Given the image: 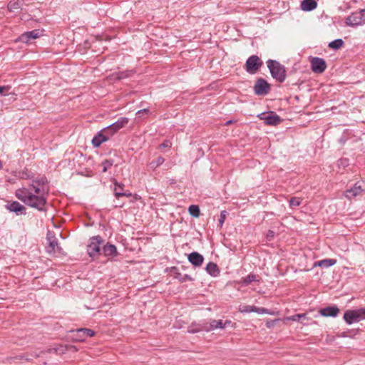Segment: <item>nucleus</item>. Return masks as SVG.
I'll list each match as a JSON object with an SVG mask.
<instances>
[{
  "instance_id": "nucleus-1",
  "label": "nucleus",
  "mask_w": 365,
  "mask_h": 365,
  "mask_svg": "<svg viewBox=\"0 0 365 365\" xmlns=\"http://www.w3.org/2000/svg\"><path fill=\"white\" fill-rule=\"evenodd\" d=\"M267 64L272 78L279 83H283L287 76L284 66L279 61L272 59H269Z\"/></svg>"
},
{
  "instance_id": "nucleus-2",
  "label": "nucleus",
  "mask_w": 365,
  "mask_h": 365,
  "mask_svg": "<svg viewBox=\"0 0 365 365\" xmlns=\"http://www.w3.org/2000/svg\"><path fill=\"white\" fill-rule=\"evenodd\" d=\"M347 324H351L365 319V307L346 310L343 317Z\"/></svg>"
},
{
  "instance_id": "nucleus-3",
  "label": "nucleus",
  "mask_w": 365,
  "mask_h": 365,
  "mask_svg": "<svg viewBox=\"0 0 365 365\" xmlns=\"http://www.w3.org/2000/svg\"><path fill=\"white\" fill-rule=\"evenodd\" d=\"M103 239L100 235L90 238L87 246V253L89 257L94 259L101 254V245H103Z\"/></svg>"
},
{
  "instance_id": "nucleus-4",
  "label": "nucleus",
  "mask_w": 365,
  "mask_h": 365,
  "mask_svg": "<svg viewBox=\"0 0 365 365\" xmlns=\"http://www.w3.org/2000/svg\"><path fill=\"white\" fill-rule=\"evenodd\" d=\"M345 24L351 27H356L365 24V9L352 12L346 18Z\"/></svg>"
},
{
  "instance_id": "nucleus-5",
  "label": "nucleus",
  "mask_w": 365,
  "mask_h": 365,
  "mask_svg": "<svg viewBox=\"0 0 365 365\" xmlns=\"http://www.w3.org/2000/svg\"><path fill=\"white\" fill-rule=\"evenodd\" d=\"M47 202V197L43 195H36L34 193L30 195V198L26 203V205L35 208L38 211H46L45 205Z\"/></svg>"
},
{
  "instance_id": "nucleus-6",
  "label": "nucleus",
  "mask_w": 365,
  "mask_h": 365,
  "mask_svg": "<svg viewBox=\"0 0 365 365\" xmlns=\"http://www.w3.org/2000/svg\"><path fill=\"white\" fill-rule=\"evenodd\" d=\"M46 240L48 246L46 247V251L49 255H53L56 252H61V247L58 245V239L56 237L55 234L48 230L46 234Z\"/></svg>"
},
{
  "instance_id": "nucleus-7",
  "label": "nucleus",
  "mask_w": 365,
  "mask_h": 365,
  "mask_svg": "<svg viewBox=\"0 0 365 365\" xmlns=\"http://www.w3.org/2000/svg\"><path fill=\"white\" fill-rule=\"evenodd\" d=\"M262 61L256 55L250 56L245 63V70L250 74H255L262 66Z\"/></svg>"
},
{
  "instance_id": "nucleus-8",
  "label": "nucleus",
  "mask_w": 365,
  "mask_h": 365,
  "mask_svg": "<svg viewBox=\"0 0 365 365\" xmlns=\"http://www.w3.org/2000/svg\"><path fill=\"white\" fill-rule=\"evenodd\" d=\"M73 334L72 340L75 341H84L86 338L92 337L96 334V332L91 329L79 328L76 330H71Z\"/></svg>"
},
{
  "instance_id": "nucleus-9",
  "label": "nucleus",
  "mask_w": 365,
  "mask_h": 365,
  "mask_svg": "<svg viewBox=\"0 0 365 365\" xmlns=\"http://www.w3.org/2000/svg\"><path fill=\"white\" fill-rule=\"evenodd\" d=\"M253 89L256 95L264 96L270 92L271 86L265 79L259 78L256 80Z\"/></svg>"
},
{
  "instance_id": "nucleus-10",
  "label": "nucleus",
  "mask_w": 365,
  "mask_h": 365,
  "mask_svg": "<svg viewBox=\"0 0 365 365\" xmlns=\"http://www.w3.org/2000/svg\"><path fill=\"white\" fill-rule=\"evenodd\" d=\"M311 68L314 73H322L327 68V63L324 58L314 57L311 60Z\"/></svg>"
},
{
  "instance_id": "nucleus-11",
  "label": "nucleus",
  "mask_w": 365,
  "mask_h": 365,
  "mask_svg": "<svg viewBox=\"0 0 365 365\" xmlns=\"http://www.w3.org/2000/svg\"><path fill=\"white\" fill-rule=\"evenodd\" d=\"M6 207L10 212H13L16 213L17 215H25L26 214V207L17 201H13L10 203H8L7 205H6Z\"/></svg>"
},
{
  "instance_id": "nucleus-12",
  "label": "nucleus",
  "mask_w": 365,
  "mask_h": 365,
  "mask_svg": "<svg viewBox=\"0 0 365 365\" xmlns=\"http://www.w3.org/2000/svg\"><path fill=\"white\" fill-rule=\"evenodd\" d=\"M41 36L39 29H34L30 31H26L19 36V41L23 43H28L31 39H36Z\"/></svg>"
},
{
  "instance_id": "nucleus-13",
  "label": "nucleus",
  "mask_w": 365,
  "mask_h": 365,
  "mask_svg": "<svg viewBox=\"0 0 365 365\" xmlns=\"http://www.w3.org/2000/svg\"><path fill=\"white\" fill-rule=\"evenodd\" d=\"M319 314L326 317H336L340 312V309L337 306H328L324 308L319 309Z\"/></svg>"
},
{
  "instance_id": "nucleus-14",
  "label": "nucleus",
  "mask_w": 365,
  "mask_h": 365,
  "mask_svg": "<svg viewBox=\"0 0 365 365\" xmlns=\"http://www.w3.org/2000/svg\"><path fill=\"white\" fill-rule=\"evenodd\" d=\"M170 274L171 275L178 279V281L181 283H183L186 281H193L194 279L189 274H181V273L179 272V269L178 268H177L176 267H172L170 269Z\"/></svg>"
},
{
  "instance_id": "nucleus-15",
  "label": "nucleus",
  "mask_w": 365,
  "mask_h": 365,
  "mask_svg": "<svg viewBox=\"0 0 365 365\" xmlns=\"http://www.w3.org/2000/svg\"><path fill=\"white\" fill-rule=\"evenodd\" d=\"M187 259L195 267H200L204 261V257L197 252H192L189 254Z\"/></svg>"
},
{
  "instance_id": "nucleus-16",
  "label": "nucleus",
  "mask_w": 365,
  "mask_h": 365,
  "mask_svg": "<svg viewBox=\"0 0 365 365\" xmlns=\"http://www.w3.org/2000/svg\"><path fill=\"white\" fill-rule=\"evenodd\" d=\"M68 351L67 344H57L52 347L47 349L46 350H42L40 351V354L45 353H56L57 354H63Z\"/></svg>"
},
{
  "instance_id": "nucleus-17",
  "label": "nucleus",
  "mask_w": 365,
  "mask_h": 365,
  "mask_svg": "<svg viewBox=\"0 0 365 365\" xmlns=\"http://www.w3.org/2000/svg\"><path fill=\"white\" fill-rule=\"evenodd\" d=\"M282 122V118L279 115L273 111L267 113L266 118H264L265 124L268 125H277Z\"/></svg>"
},
{
  "instance_id": "nucleus-18",
  "label": "nucleus",
  "mask_w": 365,
  "mask_h": 365,
  "mask_svg": "<svg viewBox=\"0 0 365 365\" xmlns=\"http://www.w3.org/2000/svg\"><path fill=\"white\" fill-rule=\"evenodd\" d=\"M31 194L32 192L27 188H19L16 190V197L25 204L30 198Z\"/></svg>"
},
{
  "instance_id": "nucleus-19",
  "label": "nucleus",
  "mask_w": 365,
  "mask_h": 365,
  "mask_svg": "<svg viewBox=\"0 0 365 365\" xmlns=\"http://www.w3.org/2000/svg\"><path fill=\"white\" fill-rule=\"evenodd\" d=\"M102 252L106 257H113L118 255L116 247L109 242L103 247Z\"/></svg>"
},
{
  "instance_id": "nucleus-20",
  "label": "nucleus",
  "mask_w": 365,
  "mask_h": 365,
  "mask_svg": "<svg viewBox=\"0 0 365 365\" xmlns=\"http://www.w3.org/2000/svg\"><path fill=\"white\" fill-rule=\"evenodd\" d=\"M317 6V2L315 0H303L301 3V9L304 11H311Z\"/></svg>"
},
{
  "instance_id": "nucleus-21",
  "label": "nucleus",
  "mask_w": 365,
  "mask_h": 365,
  "mask_svg": "<svg viewBox=\"0 0 365 365\" xmlns=\"http://www.w3.org/2000/svg\"><path fill=\"white\" fill-rule=\"evenodd\" d=\"M108 140V137H106L104 133L101 130L92 139V144L94 148H98L103 142Z\"/></svg>"
},
{
  "instance_id": "nucleus-22",
  "label": "nucleus",
  "mask_w": 365,
  "mask_h": 365,
  "mask_svg": "<svg viewBox=\"0 0 365 365\" xmlns=\"http://www.w3.org/2000/svg\"><path fill=\"white\" fill-rule=\"evenodd\" d=\"M205 270L210 275L214 277H217L220 273V270L217 264L212 262H210L206 265Z\"/></svg>"
},
{
  "instance_id": "nucleus-23",
  "label": "nucleus",
  "mask_w": 365,
  "mask_h": 365,
  "mask_svg": "<svg viewBox=\"0 0 365 365\" xmlns=\"http://www.w3.org/2000/svg\"><path fill=\"white\" fill-rule=\"evenodd\" d=\"M362 190L363 189L361 185H359V182H356L352 187L346 191V197L348 198L356 197L359 195Z\"/></svg>"
},
{
  "instance_id": "nucleus-24",
  "label": "nucleus",
  "mask_w": 365,
  "mask_h": 365,
  "mask_svg": "<svg viewBox=\"0 0 365 365\" xmlns=\"http://www.w3.org/2000/svg\"><path fill=\"white\" fill-rule=\"evenodd\" d=\"M128 123V118L125 117H120L118 118L115 123H112L110 125L113 128V130L115 132H118L120 129L123 128Z\"/></svg>"
},
{
  "instance_id": "nucleus-25",
  "label": "nucleus",
  "mask_w": 365,
  "mask_h": 365,
  "mask_svg": "<svg viewBox=\"0 0 365 365\" xmlns=\"http://www.w3.org/2000/svg\"><path fill=\"white\" fill-rule=\"evenodd\" d=\"M41 356L40 352L33 351L31 353H25L23 354L17 355L15 359L20 360H25L26 361H31L34 358H38Z\"/></svg>"
},
{
  "instance_id": "nucleus-26",
  "label": "nucleus",
  "mask_w": 365,
  "mask_h": 365,
  "mask_svg": "<svg viewBox=\"0 0 365 365\" xmlns=\"http://www.w3.org/2000/svg\"><path fill=\"white\" fill-rule=\"evenodd\" d=\"M32 182L41 187H43V188H49L48 180L43 175H38L36 178H33Z\"/></svg>"
},
{
  "instance_id": "nucleus-27",
  "label": "nucleus",
  "mask_w": 365,
  "mask_h": 365,
  "mask_svg": "<svg viewBox=\"0 0 365 365\" xmlns=\"http://www.w3.org/2000/svg\"><path fill=\"white\" fill-rule=\"evenodd\" d=\"M252 282H259V277L253 273H250L245 277L241 279L240 283L244 286H247Z\"/></svg>"
},
{
  "instance_id": "nucleus-28",
  "label": "nucleus",
  "mask_w": 365,
  "mask_h": 365,
  "mask_svg": "<svg viewBox=\"0 0 365 365\" xmlns=\"http://www.w3.org/2000/svg\"><path fill=\"white\" fill-rule=\"evenodd\" d=\"M31 187L34 189V192L36 195H43L47 197L49 192V188H43V187H41L32 182L31 184Z\"/></svg>"
},
{
  "instance_id": "nucleus-29",
  "label": "nucleus",
  "mask_w": 365,
  "mask_h": 365,
  "mask_svg": "<svg viewBox=\"0 0 365 365\" xmlns=\"http://www.w3.org/2000/svg\"><path fill=\"white\" fill-rule=\"evenodd\" d=\"M217 328H224L222 321L213 319L210 322L209 326H205V331H210Z\"/></svg>"
},
{
  "instance_id": "nucleus-30",
  "label": "nucleus",
  "mask_w": 365,
  "mask_h": 365,
  "mask_svg": "<svg viewBox=\"0 0 365 365\" xmlns=\"http://www.w3.org/2000/svg\"><path fill=\"white\" fill-rule=\"evenodd\" d=\"M336 262L334 259H326L315 262L314 266H319L323 268H328L333 266Z\"/></svg>"
},
{
  "instance_id": "nucleus-31",
  "label": "nucleus",
  "mask_w": 365,
  "mask_h": 365,
  "mask_svg": "<svg viewBox=\"0 0 365 365\" xmlns=\"http://www.w3.org/2000/svg\"><path fill=\"white\" fill-rule=\"evenodd\" d=\"M16 176L20 179H33L34 178V174L28 170L27 168H25L22 170H20L17 173Z\"/></svg>"
},
{
  "instance_id": "nucleus-32",
  "label": "nucleus",
  "mask_w": 365,
  "mask_h": 365,
  "mask_svg": "<svg viewBox=\"0 0 365 365\" xmlns=\"http://www.w3.org/2000/svg\"><path fill=\"white\" fill-rule=\"evenodd\" d=\"M133 73L132 70L120 71L113 74L115 79L121 80L131 76Z\"/></svg>"
},
{
  "instance_id": "nucleus-33",
  "label": "nucleus",
  "mask_w": 365,
  "mask_h": 365,
  "mask_svg": "<svg viewBox=\"0 0 365 365\" xmlns=\"http://www.w3.org/2000/svg\"><path fill=\"white\" fill-rule=\"evenodd\" d=\"M8 9L10 11L15 12L19 9H21L19 0H11L8 4Z\"/></svg>"
},
{
  "instance_id": "nucleus-34",
  "label": "nucleus",
  "mask_w": 365,
  "mask_h": 365,
  "mask_svg": "<svg viewBox=\"0 0 365 365\" xmlns=\"http://www.w3.org/2000/svg\"><path fill=\"white\" fill-rule=\"evenodd\" d=\"M344 41L341 38H337V39H335L332 41H331L328 46L330 48H332L334 50H337L339 48H340L343 45H344Z\"/></svg>"
},
{
  "instance_id": "nucleus-35",
  "label": "nucleus",
  "mask_w": 365,
  "mask_h": 365,
  "mask_svg": "<svg viewBox=\"0 0 365 365\" xmlns=\"http://www.w3.org/2000/svg\"><path fill=\"white\" fill-rule=\"evenodd\" d=\"M202 330H205V326L202 327L201 324H192V325L188 327L187 331L191 334H195Z\"/></svg>"
},
{
  "instance_id": "nucleus-36",
  "label": "nucleus",
  "mask_w": 365,
  "mask_h": 365,
  "mask_svg": "<svg viewBox=\"0 0 365 365\" xmlns=\"http://www.w3.org/2000/svg\"><path fill=\"white\" fill-rule=\"evenodd\" d=\"M190 215L194 217H198L200 214V208L197 205H192L188 207Z\"/></svg>"
},
{
  "instance_id": "nucleus-37",
  "label": "nucleus",
  "mask_w": 365,
  "mask_h": 365,
  "mask_svg": "<svg viewBox=\"0 0 365 365\" xmlns=\"http://www.w3.org/2000/svg\"><path fill=\"white\" fill-rule=\"evenodd\" d=\"M113 163L114 160L112 159H106L105 160H103L101 163V165L103 167L102 172H107V170L113 166Z\"/></svg>"
},
{
  "instance_id": "nucleus-38",
  "label": "nucleus",
  "mask_w": 365,
  "mask_h": 365,
  "mask_svg": "<svg viewBox=\"0 0 365 365\" xmlns=\"http://www.w3.org/2000/svg\"><path fill=\"white\" fill-rule=\"evenodd\" d=\"M307 314H297L287 318L289 321L301 322V319H307Z\"/></svg>"
},
{
  "instance_id": "nucleus-39",
  "label": "nucleus",
  "mask_w": 365,
  "mask_h": 365,
  "mask_svg": "<svg viewBox=\"0 0 365 365\" xmlns=\"http://www.w3.org/2000/svg\"><path fill=\"white\" fill-rule=\"evenodd\" d=\"M106 137H108V140L112 137L116 132L113 130L111 125H108L101 130Z\"/></svg>"
},
{
  "instance_id": "nucleus-40",
  "label": "nucleus",
  "mask_w": 365,
  "mask_h": 365,
  "mask_svg": "<svg viewBox=\"0 0 365 365\" xmlns=\"http://www.w3.org/2000/svg\"><path fill=\"white\" fill-rule=\"evenodd\" d=\"M165 161V159L161 157V156H159L157 158V159L155 160H153L150 163V167L153 169L156 168L157 167L161 165Z\"/></svg>"
},
{
  "instance_id": "nucleus-41",
  "label": "nucleus",
  "mask_w": 365,
  "mask_h": 365,
  "mask_svg": "<svg viewBox=\"0 0 365 365\" xmlns=\"http://www.w3.org/2000/svg\"><path fill=\"white\" fill-rule=\"evenodd\" d=\"M254 306L251 305H241L240 306L239 311L242 313L254 312Z\"/></svg>"
},
{
  "instance_id": "nucleus-42",
  "label": "nucleus",
  "mask_w": 365,
  "mask_h": 365,
  "mask_svg": "<svg viewBox=\"0 0 365 365\" xmlns=\"http://www.w3.org/2000/svg\"><path fill=\"white\" fill-rule=\"evenodd\" d=\"M114 196L117 198V199H119L120 197H123V196H125V197H131L132 196V193L129 191H127V192H118V190H116V189L114 190Z\"/></svg>"
},
{
  "instance_id": "nucleus-43",
  "label": "nucleus",
  "mask_w": 365,
  "mask_h": 365,
  "mask_svg": "<svg viewBox=\"0 0 365 365\" xmlns=\"http://www.w3.org/2000/svg\"><path fill=\"white\" fill-rule=\"evenodd\" d=\"M300 204L301 200L299 197H293L289 200V206L292 208L299 206Z\"/></svg>"
},
{
  "instance_id": "nucleus-44",
  "label": "nucleus",
  "mask_w": 365,
  "mask_h": 365,
  "mask_svg": "<svg viewBox=\"0 0 365 365\" xmlns=\"http://www.w3.org/2000/svg\"><path fill=\"white\" fill-rule=\"evenodd\" d=\"M112 181L113 182V184H114L113 190L115 189H116V190H118V189H119L120 190L118 192H123V190L125 187V185L123 183L118 182L115 178H113Z\"/></svg>"
},
{
  "instance_id": "nucleus-45",
  "label": "nucleus",
  "mask_w": 365,
  "mask_h": 365,
  "mask_svg": "<svg viewBox=\"0 0 365 365\" xmlns=\"http://www.w3.org/2000/svg\"><path fill=\"white\" fill-rule=\"evenodd\" d=\"M227 215V212L225 211V210H222L221 212H220V219L218 220V225L220 227H222L223 224H224V222L225 220V218Z\"/></svg>"
},
{
  "instance_id": "nucleus-46",
  "label": "nucleus",
  "mask_w": 365,
  "mask_h": 365,
  "mask_svg": "<svg viewBox=\"0 0 365 365\" xmlns=\"http://www.w3.org/2000/svg\"><path fill=\"white\" fill-rule=\"evenodd\" d=\"M280 319H267L266 321V327L269 329L273 328L277 322H279Z\"/></svg>"
},
{
  "instance_id": "nucleus-47",
  "label": "nucleus",
  "mask_w": 365,
  "mask_h": 365,
  "mask_svg": "<svg viewBox=\"0 0 365 365\" xmlns=\"http://www.w3.org/2000/svg\"><path fill=\"white\" fill-rule=\"evenodd\" d=\"M10 86H0V95L4 96L6 95V93L11 89Z\"/></svg>"
},
{
  "instance_id": "nucleus-48",
  "label": "nucleus",
  "mask_w": 365,
  "mask_h": 365,
  "mask_svg": "<svg viewBox=\"0 0 365 365\" xmlns=\"http://www.w3.org/2000/svg\"><path fill=\"white\" fill-rule=\"evenodd\" d=\"M339 163V165H342L343 167H346L349 165V160L347 159H340Z\"/></svg>"
},
{
  "instance_id": "nucleus-49",
  "label": "nucleus",
  "mask_w": 365,
  "mask_h": 365,
  "mask_svg": "<svg viewBox=\"0 0 365 365\" xmlns=\"http://www.w3.org/2000/svg\"><path fill=\"white\" fill-rule=\"evenodd\" d=\"M277 312H275L274 311H272V310H269L268 309H266V308L263 307L262 314H269V315H274Z\"/></svg>"
},
{
  "instance_id": "nucleus-50",
  "label": "nucleus",
  "mask_w": 365,
  "mask_h": 365,
  "mask_svg": "<svg viewBox=\"0 0 365 365\" xmlns=\"http://www.w3.org/2000/svg\"><path fill=\"white\" fill-rule=\"evenodd\" d=\"M144 113L148 114L149 113V110L148 108H144V109L139 110L136 113V115H140L141 114H144Z\"/></svg>"
},
{
  "instance_id": "nucleus-51",
  "label": "nucleus",
  "mask_w": 365,
  "mask_h": 365,
  "mask_svg": "<svg viewBox=\"0 0 365 365\" xmlns=\"http://www.w3.org/2000/svg\"><path fill=\"white\" fill-rule=\"evenodd\" d=\"M170 145H171V143L169 140H165L160 145V148H168L170 146Z\"/></svg>"
},
{
  "instance_id": "nucleus-52",
  "label": "nucleus",
  "mask_w": 365,
  "mask_h": 365,
  "mask_svg": "<svg viewBox=\"0 0 365 365\" xmlns=\"http://www.w3.org/2000/svg\"><path fill=\"white\" fill-rule=\"evenodd\" d=\"M254 309H255L254 312H256V313L260 314H262L263 307H257L254 306Z\"/></svg>"
},
{
  "instance_id": "nucleus-53",
  "label": "nucleus",
  "mask_w": 365,
  "mask_h": 365,
  "mask_svg": "<svg viewBox=\"0 0 365 365\" xmlns=\"http://www.w3.org/2000/svg\"><path fill=\"white\" fill-rule=\"evenodd\" d=\"M267 115V113H259V115H257V117L260 120H264V118H266Z\"/></svg>"
},
{
  "instance_id": "nucleus-54",
  "label": "nucleus",
  "mask_w": 365,
  "mask_h": 365,
  "mask_svg": "<svg viewBox=\"0 0 365 365\" xmlns=\"http://www.w3.org/2000/svg\"><path fill=\"white\" fill-rule=\"evenodd\" d=\"M274 235V232L272 230H269L268 231V233L267 235V237L269 239V240H271Z\"/></svg>"
},
{
  "instance_id": "nucleus-55",
  "label": "nucleus",
  "mask_w": 365,
  "mask_h": 365,
  "mask_svg": "<svg viewBox=\"0 0 365 365\" xmlns=\"http://www.w3.org/2000/svg\"><path fill=\"white\" fill-rule=\"evenodd\" d=\"M67 346H68V351H77V349L75 346L67 344Z\"/></svg>"
},
{
  "instance_id": "nucleus-56",
  "label": "nucleus",
  "mask_w": 365,
  "mask_h": 365,
  "mask_svg": "<svg viewBox=\"0 0 365 365\" xmlns=\"http://www.w3.org/2000/svg\"><path fill=\"white\" fill-rule=\"evenodd\" d=\"M124 203H120L115 205V207H122L123 206Z\"/></svg>"
},
{
  "instance_id": "nucleus-57",
  "label": "nucleus",
  "mask_w": 365,
  "mask_h": 365,
  "mask_svg": "<svg viewBox=\"0 0 365 365\" xmlns=\"http://www.w3.org/2000/svg\"><path fill=\"white\" fill-rule=\"evenodd\" d=\"M230 323H231V322H230V321H226V322H225V324H223L224 327L226 326V324H227V325H229Z\"/></svg>"
},
{
  "instance_id": "nucleus-58",
  "label": "nucleus",
  "mask_w": 365,
  "mask_h": 365,
  "mask_svg": "<svg viewBox=\"0 0 365 365\" xmlns=\"http://www.w3.org/2000/svg\"><path fill=\"white\" fill-rule=\"evenodd\" d=\"M232 123V120H228L225 123V125H230Z\"/></svg>"
},
{
  "instance_id": "nucleus-59",
  "label": "nucleus",
  "mask_w": 365,
  "mask_h": 365,
  "mask_svg": "<svg viewBox=\"0 0 365 365\" xmlns=\"http://www.w3.org/2000/svg\"><path fill=\"white\" fill-rule=\"evenodd\" d=\"M2 167H3V166H2V163H1V161L0 160V169H1V168H2Z\"/></svg>"
},
{
  "instance_id": "nucleus-60",
  "label": "nucleus",
  "mask_w": 365,
  "mask_h": 365,
  "mask_svg": "<svg viewBox=\"0 0 365 365\" xmlns=\"http://www.w3.org/2000/svg\"><path fill=\"white\" fill-rule=\"evenodd\" d=\"M340 142H341V143H344V139H340Z\"/></svg>"
}]
</instances>
